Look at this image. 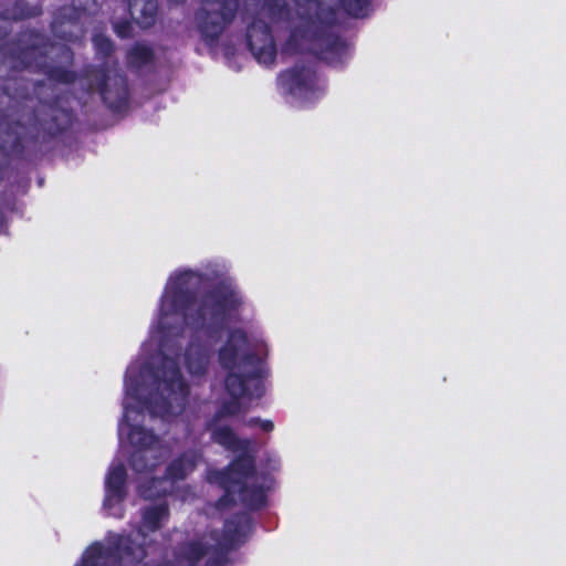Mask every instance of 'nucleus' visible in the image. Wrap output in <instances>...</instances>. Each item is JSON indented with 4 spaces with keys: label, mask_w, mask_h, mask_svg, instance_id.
<instances>
[{
    "label": "nucleus",
    "mask_w": 566,
    "mask_h": 566,
    "mask_svg": "<svg viewBox=\"0 0 566 566\" xmlns=\"http://www.w3.org/2000/svg\"><path fill=\"white\" fill-rule=\"evenodd\" d=\"M202 281L201 274L191 270L169 276L158 315L150 326L149 339L125 375L124 416L118 424V436L120 440L126 438L133 448V469L145 474L138 486L145 499L172 493L175 484L188 476L199 460L197 452H186L168 465L164 479L148 480L147 474L168 455L169 449L146 429V418L169 420L184 411L188 386L179 370V361L190 377L205 376L211 360L208 340L241 318L247 306L231 283L195 298Z\"/></svg>",
    "instance_id": "f257e3e1"
},
{
    "label": "nucleus",
    "mask_w": 566,
    "mask_h": 566,
    "mask_svg": "<svg viewBox=\"0 0 566 566\" xmlns=\"http://www.w3.org/2000/svg\"><path fill=\"white\" fill-rule=\"evenodd\" d=\"M264 345L252 343L242 329L230 333L227 343L219 350V361L228 371L226 390L228 398L222 402L209 423L212 439L232 451H242L243 455L235 460L226 472L211 475V480L219 482L226 490V499L234 501L235 493L252 507L264 503V486H256V478L250 475L253 463L245 454L249 441L240 440L235 433L223 423L224 418L234 417L245 412L248 402L260 398L264 394L263 365Z\"/></svg>",
    "instance_id": "f03ea898"
},
{
    "label": "nucleus",
    "mask_w": 566,
    "mask_h": 566,
    "mask_svg": "<svg viewBox=\"0 0 566 566\" xmlns=\"http://www.w3.org/2000/svg\"><path fill=\"white\" fill-rule=\"evenodd\" d=\"M169 518L168 506L158 503L146 506L142 511L140 525L136 538L120 537L111 534L107 537V549L95 543L90 546L76 566H109L111 562L118 560L123 566H130L145 557V546L153 543L151 535L159 531Z\"/></svg>",
    "instance_id": "7ed1b4c3"
},
{
    "label": "nucleus",
    "mask_w": 566,
    "mask_h": 566,
    "mask_svg": "<svg viewBox=\"0 0 566 566\" xmlns=\"http://www.w3.org/2000/svg\"><path fill=\"white\" fill-rule=\"evenodd\" d=\"M295 13L290 21V35L282 53H296L311 50L319 53L329 63L336 62V54L345 51V44L338 39L327 40L328 48L321 50L318 44L327 35L335 21V13L325 9L317 0H295Z\"/></svg>",
    "instance_id": "20e7f679"
},
{
    "label": "nucleus",
    "mask_w": 566,
    "mask_h": 566,
    "mask_svg": "<svg viewBox=\"0 0 566 566\" xmlns=\"http://www.w3.org/2000/svg\"><path fill=\"white\" fill-rule=\"evenodd\" d=\"M279 86L291 104L301 107L314 103L324 94L323 83L306 67H295L282 73Z\"/></svg>",
    "instance_id": "39448f33"
},
{
    "label": "nucleus",
    "mask_w": 566,
    "mask_h": 566,
    "mask_svg": "<svg viewBox=\"0 0 566 566\" xmlns=\"http://www.w3.org/2000/svg\"><path fill=\"white\" fill-rule=\"evenodd\" d=\"M238 8V0H202V8L197 13V24L207 39H216L232 21Z\"/></svg>",
    "instance_id": "423d86ee"
},
{
    "label": "nucleus",
    "mask_w": 566,
    "mask_h": 566,
    "mask_svg": "<svg viewBox=\"0 0 566 566\" xmlns=\"http://www.w3.org/2000/svg\"><path fill=\"white\" fill-rule=\"evenodd\" d=\"M126 471L124 464L119 460H115L108 470L105 479V497L103 509L108 515L114 517H123V502L126 497Z\"/></svg>",
    "instance_id": "0eeeda50"
},
{
    "label": "nucleus",
    "mask_w": 566,
    "mask_h": 566,
    "mask_svg": "<svg viewBox=\"0 0 566 566\" xmlns=\"http://www.w3.org/2000/svg\"><path fill=\"white\" fill-rule=\"evenodd\" d=\"M250 50L260 64L272 65L276 57V46L268 25L258 19L248 30Z\"/></svg>",
    "instance_id": "6e6552de"
},
{
    "label": "nucleus",
    "mask_w": 566,
    "mask_h": 566,
    "mask_svg": "<svg viewBox=\"0 0 566 566\" xmlns=\"http://www.w3.org/2000/svg\"><path fill=\"white\" fill-rule=\"evenodd\" d=\"M129 11L142 27L147 28L155 21L157 4L154 0H133L129 3Z\"/></svg>",
    "instance_id": "1a4fd4ad"
},
{
    "label": "nucleus",
    "mask_w": 566,
    "mask_h": 566,
    "mask_svg": "<svg viewBox=\"0 0 566 566\" xmlns=\"http://www.w3.org/2000/svg\"><path fill=\"white\" fill-rule=\"evenodd\" d=\"M344 10L356 18L365 17L368 12L367 0H342Z\"/></svg>",
    "instance_id": "9d476101"
},
{
    "label": "nucleus",
    "mask_w": 566,
    "mask_h": 566,
    "mask_svg": "<svg viewBox=\"0 0 566 566\" xmlns=\"http://www.w3.org/2000/svg\"><path fill=\"white\" fill-rule=\"evenodd\" d=\"M151 57V51L145 45H136L132 50V61L136 64H143L149 61Z\"/></svg>",
    "instance_id": "9b49d317"
},
{
    "label": "nucleus",
    "mask_w": 566,
    "mask_h": 566,
    "mask_svg": "<svg viewBox=\"0 0 566 566\" xmlns=\"http://www.w3.org/2000/svg\"><path fill=\"white\" fill-rule=\"evenodd\" d=\"M94 45L96 50L102 54H108L112 50V44L107 38L104 35L97 34L93 39Z\"/></svg>",
    "instance_id": "f8f14e48"
},
{
    "label": "nucleus",
    "mask_w": 566,
    "mask_h": 566,
    "mask_svg": "<svg viewBox=\"0 0 566 566\" xmlns=\"http://www.w3.org/2000/svg\"><path fill=\"white\" fill-rule=\"evenodd\" d=\"M259 427L263 431H272L274 429V423L271 420H261L259 419Z\"/></svg>",
    "instance_id": "ddd939ff"
},
{
    "label": "nucleus",
    "mask_w": 566,
    "mask_h": 566,
    "mask_svg": "<svg viewBox=\"0 0 566 566\" xmlns=\"http://www.w3.org/2000/svg\"><path fill=\"white\" fill-rule=\"evenodd\" d=\"M245 424L249 427L259 426V418H250L245 421Z\"/></svg>",
    "instance_id": "4468645a"
},
{
    "label": "nucleus",
    "mask_w": 566,
    "mask_h": 566,
    "mask_svg": "<svg viewBox=\"0 0 566 566\" xmlns=\"http://www.w3.org/2000/svg\"><path fill=\"white\" fill-rule=\"evenodd\" d=\"M280 1H281V0H275V7H277V8H279V11H280V13H281V12H282V9L280 8Z\"/></svg>",
    "instance_id": "2eb2a0df"
},
{
    "label": "nucleus",
    "mask_w": 566,
    "mask_h": 566,
    "mask_svg": "<svg viewBox=\"0 0 566 566\" xmlns=\"http://www.w3.org/2000/svg\"><path fill=\"white\" fill-rule=\"evenodd\" d=\"M117 33H118L119 35L124 36V32H123L122 30H118V29H117Z\"/></svg>",
    "instance_id": "dca6fc26"
},
{
    "label": "nucleus",
    "mask_w": 566,
    "mask_h": 566,
    "mask_svg": "<svg viewBox=\"0 0 566 566\" xmlns=\"http://www.w3.org/2000/svg\"><path fill=\"white\" fill-rule=\"evenodd\" d=\"M102 94L104 95V98H106L104 88L102 90Z\"/></svg>",
    "instance_id": "f3484780"
}]
</instances>
